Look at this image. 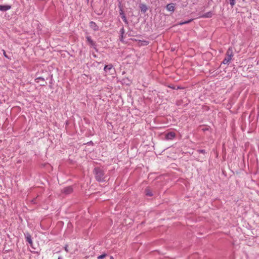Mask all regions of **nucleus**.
Instances as JSON below:
<instances>
[{"instance_id":"nucleus-1","label":"nucleus","mask_w":259,"mask_h":259,"mask_svg":"<svg viewBox=\"0 0 259 259\" xmlns=\"http://www.w3.org/2000/svg\"><path fill=\"white\" fill-rule=\"evenodd\" d=\"M93 174L96 180L99 182H103L106 181L104 171L99 167H96L93 169Z\"/></svg>"},{"instance_id":"nucleus-2","label":"nucleus","mask_w":259,"mask_h":259,"mask_svg":"<svg viewBox=\"0 0 259 259\" xmlns=\"http://www.w3.org/2000/svg\"><path fill=\"white\" fill-rule=\"evenodd\" d=\"M226 55V58L224 59L223 61L222 62V63H223L224 64H228L232 59V57L233 56V52L232 48H229L228 49Z\"/></svg>"},{"instance_id":"nucleus-3","label":"nucleus","mask_w":259,"mask_h":259,"mask_svg":"<svg viewBox=\"0 0 259 259\" xmlns=\"http://www.w3.org/2000/svg\"><path fill=\"white\" fill-rule=\"evenodd\" d=\"M61 191L62 193L65 195H68L73 192V188L71 186H67L62 189Z\"/></svg>"},{"instance_id":"nucleus-4","label":"nucleus","mask_w":259,"mask_h":259,"mask_svg":"<svg viewBox=\"0 0 259 259\" xmlns=\"http://www.w3.org/2000/svg\"><path fill=\"white\" fill-rule=\"evenodd\" d=\"M176 134L174 132H170L165 134V139L166 140H173L176 137Z\"/></svg>"},{"instance_id":"nucleus-5","label":"nucleus","mask_w":259,"mask_h":259,"mask_svg":"<svg viewBox=\"0 0 259 259\" xmlns=\"http://www.w3.org/2000/svg\"><path fill=\"white\" fill-rule=\"evenodd\" d=\"M25 238L26 241L28 242L30 246L32 247V240L30 234L29 232H26L24 233Z\"/></svg>"},{"instance_id":"nucleus-6","label":"nucleus","mask_w":259,"mask_h":259,"mask_svg":"<svg viewBox=\"0 0 259 259\" xmlns=\"http://www.w3.org/2000/svg\"><path fill=\"white\" fill-rule=\"evenodd\" d=\"M90 27L95 31L99 30V26L94 21H91L89 24Z\"/></svg>"},{"instance_id":"nucleus-7","label":"nucleus","mask_w":259,"mask_h":259,"mask_svg":"<svg viewBox=\"0 0 259 259\" xmlns=\"http://www.w3.org/2000/svg\"><path fill=\"white\" fill-rule=\"evenodd\" d=\"M86 39H87V42L90 45H91L92 46H93L94 47V48L95 49H96V42H94L91 38V37L90 36H86Z\"/></svg>"},{"instance_id":"nucleus-8","label":"nucleus","mask_w":259,"mask_h":259,"mask_svg":"<svg viewBox=\"0 0 259 259\" xmlns=\"http://www.w3.org/2000/svg\"><path fill=\"white\" fill-rule=\"evenodd\" d=\"M10 5H0V11L3 12L7 11L11 9Z\"/></svg>"},{"instance_id":"nucleus-9","label":"nucleus","mask_w":259,"mask_h":259,"mask_svg":"<svg viewBox=\"0 0 259 259\" xmlns=\"http://www.w3.org/2000/svg\"><path fill=\"white\" fill-rule=\"evenodd\" d=\"M139 8L143 13H145L148 10L147 6L144 4H140Z\"/></svg>"},{"instance_id":"nucleus-10","label":"nucleus","mask_w":259,"mask_h":259,"mask_svg":"<svg viewBox=\"0 0 259 259\" xmlns=\"http://www.w3.org/2000/svg\"><path fill=\"white\" fill-rule=\"evenodd\" d=\"M166 9L170 12H174L175 6L174 4H168L166 5Z\"/></svg>"},{"instance_id":"nucleus-11","label":"nucleus","mask_w":259,"mask_h":259,"mask_svg":"<svg viewBox=\"0 0 259 259\" xmlns=\"http://www.w3.org/2000/svg\"><path fill=\"white\" fill-rule=\"evenodd\" d=\"M113 68V66L112 64H109L108 65H106L104 66V70L107 72L108 71H110Z\"/></svg>"},{"instance_id":"nucleus-12","label":"nucleus","mask_w":259,"mask_h":259,"mask_svg":"<svg viewBox=\"0 0 259 259\" xmlns=\"http://www.w3.org/2000/svg\"><path fill=\"white\" fill-rule=\"evenodd\" d=\"M145 192L146 195H147V196H153V193H152V191L149 188H146L145 190Z\"/></svg>"},{"instance_id":"nucleus-13","label":"nucleus","mask_w":259,"mask_h":259,"mask_svg":"<svg viewBox=\"0 0 259 259\" xmlns=\"http://www.w3.org/2000/svg\"><path fill=\"white\" fill-rule=\"evenodd\" d=\"M212 13L211 12H209L205 13L203 15V17H204V18H210V17H212Z\"/></svg>"},{"instance_id":"nucleus-14","label":"nucleus","mask_w":259,"mask_h":259,"mask_svg":"<svg viewBox=\"0 0 259 259\" xmlns=\"http://www.w3.org/2000/svg\"><path fill=\"white\" fill-rule=\"evenodd\" d=\"M193 19H189L188 21H184V22H180L179 24L182 25H183V24H188V23H189L193 21Z\"/></svg>"},{"instance_id":"nucleus-15","label":"nucleus","mask_w":259,"mask_h":259,"mask_svg":"<svg viewBox=\"0 0 259 259\" xmlns=\"http://www.w3.org/2000/svg\"><path fill=\"white\" fill-rule=\"evenodd\" d=\"M141 42V45L147 46L149 44V41L147 40H140Z\"/></svg>"},{"instance_id":"nucleus-16","label":"nucleus","mask_w":259,"mask_h":259,"mask_svg":"<svg viewBox=\"0 0 259 259\" xmlns=\"http://www.w3.org/2000/svg\"><path fill=\"white\" fill-rule=\"evenodd\" d=\"M106 256H107V254L106 253H104V254H102L100 255H99L98 257H97V258L98 259H103L104 257H105Z\"/></svg>"},{"instance_id":"nucleus-17","label":"nucleus","mask_w":259,"mask_h":259,"mask_svg":"<svg viewBox=\"0 0 259 259\" xmlns=\"http://www.w3.org/2000/svg\"><path fill=\"white\" fill-rule=\"evenodd\" d=\"M39 80H41L43 81L44 82H45V79L44 78H43L42 77H38L35 79V80L36 82H38Z\"/></svg>"},{"instance_id":"nucleus-18","label":"nucleus","mask_w":259,"mask_h":259,"mask_svg":"<svg viewBox=\"0 0 259 259\" xmlns=\"http://www.w3.org/2000/svg\"><path fill=\"white\" fill-rule=\"evenodd\" d=\"M229 2V4L233 7L235 4V0H228Z\"/></svg>"},{"instance_id":"nucleus-19","label":"nucleus","mask_w":259,"mask_h":259,"mask_svg":"<svg viewBox=\"0 0 259 259\" xmlns=\"http://www.w3.org/2000/svg\"><path fill=\"white\" fill-rule=\"evenodd\" d=\"M197 152L199 153H202L203 154L206 153L205 150L204 149H198L197 150Z\"/></svg>"},{"instance_id":"nucleus-20","label":"nucleus","mask_w":259,"mask_h":259,"mask_svg":"<svg viewBox=\"0 0 259 259\" xmlns=\"http://www.w3.org/2000/svg\"><path fill=\"white\" fill-rule=\"evenodd\" d=\"M123 35H124V34H120V38H119L120 41L122 42H124Z\"/></svg>"},{"instance_id":"nucleus-21","label":"nucleus","mask_w":259,"mask_h":259,"mask_svg":"<svg viewBox=\"0 0 259 259\" xmlns=\"http://www.w3.org/2000/svg\"><path fill=\"white\" fill-rule=\"evenodd\" d=\"M119 14L121 16V17L125 15L124 12L123 11V10L121 9H120V10Z\"/></svg>"},{"instance_id":"nucleus-22","label":"nucleus","mask_w":259,"mask_h":259,"mask_svg":"<svg viewBox=\"0 0 259 259\" xmlns=\"http://www.w3.org/2000/svg\"><path fill=\"white\" fill-rule=\"evenodd\" d=\"M120 34H124V29L123 27H122L120 30Z\"/></svg>"},{"instance_id":"nucleus-23","label":"nucleus","mask_w":259,"mask_h":259,"mask_svg":"<svg viewBox=\"0 0 259 259\" xmlns=\"http://www.w3.org/2000/svg\"><path fill=\"white\" fill-rule=\"evenodd\" d=\"M68 245L67 244H66L65 245V246L64 247V250L67 252H69V250H68Z\"/></svg>"},{"instance_id":"nucleus-24","label":"nucleus","mask_w":259,"mask_h":259,"mask_svg":"<svg viewBox=\"0 0 259 259\" xmlns=\"http://www.w3.org/2000/svg\"><path fill=\"white\" fill-rule=\"evenodd\" d=\"M123 22H124L125 23H126V24H128V21H127V19H126V18L125 19L123 20Z\"/></svg>"},{"instance_id":"nucleus-25","label":"nucleus","mask_w":259,"mask_h":259,"mask_svg":"<svg viewBox=\"0 0 259 259\" xmlns=\"http://www.w3.org/2000/svg\"><path fill=\"white\" fill-rule=\"evenodd\" d=\"M3 52H4V56L5 57H6V58H8V56H7L6 53V52L4 50H3Z\"/></svg>"},{"instance_id":"nucleus-26","label":"nucleus","mask_w":259,"mask_h":259,"mask_svg":"<svg viewBox=\"0 0 259 259\" xmlns=\"http://www.w3.org/2000/svg\"><path fill=\"white\" fill-rule=\"evenodd\" d=\"M122 19L123 20L126 18L125 15L121 17Z\"/></svg>"},{"instance_id":"nucleus-27","label":"nucleus","mask_w":259,"mask_h":259,"mask_svg":"<svg viewBox=\"0 0 259 259\" xmlns=\"http://www.w3.org/2000/svg\"><path fill=\"white\" fill-rule=\"evenodd\" d=\"M110 259H114L113 256H110Z\"/></svg>"},{"instance_id":"nucleus-28","label":"nucleus","mask_w":259,"mask_h":259,"mask_svg":"<svg viewBox=\"0 0 259 259\" xmlns=\"http://www.w3.org/2000/svg\"><path fill=\"white\" fill-rule=\"evenodd\" d=\"M46 84L45 83L41 84L40 85L41 86H45Z\"/></svg>"},{"instance_id":"nucleus-29","label":"nucleus","mask_w":259,"mask_h":259,"mask_svg":"<svg viewBox=\"0 0 259 259\" xmlns=\"http://www.w3.org/2000/svg\"><path fill=\"white\" fill-rule=\"evenodd\" d=\"M58 259H62V257L61 256H59Z\"/></svg>"},{"instance_id":"nucleus-30","label":"nucleus","mask_w":259,"mask_h":259,"mask_svg":"<svg viewBox=\"0 0 259 259\" xmlns=\"http://www.w3.org/2000/svg\"><path fill=\"white\" fill-rule=\"evenodd\" d=\"M89 143L91 144V143H92V142L90 141V142H89Z\"/></svg>"}]
</instances>
